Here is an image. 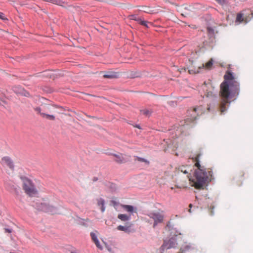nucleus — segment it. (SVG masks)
Masks as SVG:
<instances>
[{"label": "nucleus", "instance_id": "obj_1", "mask_svg": "<svg viewBox=\"0 0 253 253\" xmlns=\"http://www.w3.org/2000/svg\"><path fill=\"white\" fill-rule=\"evenodd\" d=\"M200 155L198 154L195 158V166L197 169L195 171L194 178L190 177L189 175L192 171V167L190 166H181L178 169V173L181 172L187 174L186 177L188 178L192 186L196 189H201L207 185V183L213 179L212 172L210 169H206L204 166L200 165L199 158Z\"/></svg>", "mask_w": 253, "mask_h": 253}, {"label": "nucleus", "instance_id": "obj_2", "mask_svg": "<svg viewBox=\"0 0 253 253\" xmlns=\"http://www.w3.org/2000/svg\"><path fill=\"white\" fill-rule=\"evenodd\" d=\"M224 81L220 84L219 95L221 101L219 105V111L221 114L227 110V107L231 102V99L239 94V83L232 74L229 71L224 76Z\"/></svg>", "mask_w": 253, "mask_h": 253}, {"label": "nucleus", "instance_id": "obj_3", "mask_svg": "<svg viewBox=\"0 0 253 253\" xmlns=\"http://www.w3.org/2000/svg\"><path fill=\"white\" fill-rule=\"evenodd\" d=\"M20 178L22 182V188L27 195L33 197L38 194V190L32 180L25 176H21Z\"/></svg>", "mask_w": 253, "mask_h": 253}, {"label": "nucleus", "instance_id": "obj_4", "mask_svg": "<svg viewBox=\"0 0 253 253\" xmlns=\"http://www.w3.org/2000/svg\"><path fill=\"white\" fill-rule=\"evenodd\" d=\"M187 113L189 118L185 120V123L188 125L194 122L199 115L203 114L204 109L202 106H197L189 109Z\"/></svg>", "mask_w": 253, "mask_h": 253}, {"label": "nucleus", "instance_id": "obj_5", "mask_svg": "<svg viewBox=\"0 0 253 253\" xmlns=\"http://www.w3.org/2000/svg\"><path fill=\"white\" fill-rule=\"evenodd\" d=\"M148 216L154 221L153 227L163 221L164 215L162 211H154L148 214Z\"/></svg>", "mask_w": 253, "mask_h": 253}, {"label": "nucleus", "instance_id": "obj_6", "mask_svg": "<svg viewBox=\"0 0 253 253\" xmlns=\"http://www.w3.org/2000/svg\"><path fill=\"white\" fill-rule=\"evenodd\" d=\"M115 158V161L118 163H124L128 161L130 156H127L126 154L118 153L117 154H112Z\"/></svg>", "mask_w": 253, "mask_h": 253}, {"label": "nucleus", "instance_id": "obj_7", "mask_svg": "<svg viewBox=\"0 0 253 253\" xmlns=\"http://www.w3.org/2000/svg\"><path fill=\"white\" fill-rule=\"evenodd\" d=\"M0 163L2 165L6 166L11 169H14V166L13 162L11 159L8 156L3 157L2 158Z\"/></svg>", "mask_w": 253, "mask_h": 253}, {"label": "nucleus", "instance_id": "obj_8", "mask_svg": "<svg viewBox=\"0 0 253 253\" xmlns=\"http://www.w3.org/2000/svg\"><path fill=\"white\" fill-rule=\"evenodd\" d=\"M177 243L174 239H170L168 241H165L162 246V248L164 250L169 249L176 247Z\"/></svg>", "mask_w": 253, "mask_h": 253}, {"label": "nucleus", "instance_id": "obj_9", "mask_svg": "<svg viewBox=\"0 0 253 253\" xmlns=\"http://www.w3.org/2000/svg\"><path fill=\"white\" fill-rule=\"evenodd\" d=\"M40 209L42 211L45 212H50L52 214L56 212V210L54 207L47 205L45 203H41V206L40 207Z\"/></svg>", "mask_w": 253, "mask_h": 253}, {"label": "nucleus", "instance_id": "obj_10", "mask_svg": "<svg viewBox=\"0 0 253 253\" xmlns=\"http://www.w3.org/2000/svg\"><path fill=\"white\" fill-rule=\"evenodd\" d=\"M50 106L48 105L44 104L42 105L41 107H37L34 109L37 112L41 115V113H46L50 109Z\"/></svg>", "mask_w": 253, "mask_h": 253}, {"label": "nucleus", "instance_id": "obj_11", "mask_svg": "<svg viewBox=\"0 0 253 253\" xmlns=\"http://www.w3.org/2000/svg\"><path fill=\"white\" fill-rule=\"evenodd\" d=\"M236 21L237 22L241 23V22H245L247 23L248 22V20L247 18H244L243 17V14L241 13H239L237 14Z\"/></svg>", "mask_w": 253, "mask_h": 253}, {"label": "nucleus", "instance_id": "obj_12", "mask_svg": "<svg viewBox=\"0 0 253 253\" xmlns=\"http://www.w3.org/2000/svg\"><path fill=\"white\" fill-rule=\"evenodd\" d=\"M130 226V225L126 226L119 225L117 227V229L118 230L123 231L126 233H129L131 232Z\"/></svg>", "mask_w": 253, "mask_h": 253}, {"label": "nucleus", "instance_id": "obj_13", "mask_svg": "<svg viewBox=\"0 0 253 253\" xmlns=\"http://www.w3.org/2000/svg\"><path fill=\"white\" fill-rule=\"evenodd\" d=\"M122 207L125 210L128 212L132 213L133 212H136L132 206L123 205H122Z\"/></svg>", "mask_w": 253, "mask_h": 253}, {"label": "nucleus", "instance_id": "obj_14", "mask_svg": "<svg viewBox=\"0 0 253 253\" xmlns=\"http://www.w3.org/2000/svg\"><path fill=\"white\" fill-rule=\"evenodd\" d=\"M104 200L102 198H99L97 200V205L98 206L101 207V211L103 212L105 211V208L104 207Z\"/></svg>", "mask_w": 253, "mask_h": 253}, {"label": "nucleus", "instance_id": "obj_15", "mask_svg": "<svg viewBox=\"0 0 253 253\" xmlns=\"http://www.w3.org/2000/svg\"><path fill=\"white\" fill-rule=\"evenodd\" d=\"M202 69L201 67H199L197 68L191 67L189 70L188 72L190 74H197L200 73V70Z\"/></svg>", "mask_w": 253, "mask_h": 253}, {"label": "nucleus", "instance_id": "obj_16", "mask_svg": "<svg viewBox=\"0 0 253 253\" xmlns=\"http://www.w3.org/2000/svg\"><path fill=\"white\" fill-rule=\"evenodd\" d=\"M118 218L123 221H127L129 219V216L125 214H119Z\"/></svg>", "mask_w": 253, "mask_h": 253}, {"label": "nucleus", "instance_id": "obj_17", "mask_svg": "<svg viewBox=\"0 0 253 253\" xmlns=\"http://www.w3.org/2000/svg\"><path fill=\"white\" fill-rule=\"evenodd\" d=\"M213 65V60L212 59H211L205 65L204 64L202 65V69H203L205 67L208 69H210L211 68L212 66Z\"/></svg>", "mask_w": 253, "mask_h": 253}, {"label": "nucleus", "instance_id": "obj_18", "mask_svg": "<svg viewBox=\"0 0 253 253\" xmlns=\"http://www.w3.org/2000/svg\"><path fill=\"white\" fill-rule=\"evenodd\" d=\"M41 116L50 120H54L55 117L53 115H48L46 113H41Z\"/></svg>", "mask_w": 253, "mask_h": 253}, {"label": "nucleus", "instance_id": "obj_19", "mask_svg": "<svg viewBox=\"0 0 253 253\" xmlns=\"http://www.w3.org/2000/svg\"><path fill=\"white\" fill-rule=\"evenodd\" d=\"M141 114L145 115L146 116H150L152 113V111L147 109H144L140 110Z\"/></svg>", "mask_w": 253, "mask_h": 253}, {"label": "nucleus", "instance_id": "obj_20", "mask_svg": "<svg viewBox=\"0 0 253 253\" xmlns=\"http://www.w3.org/2000/svg\"><path fill=\"white\" fill-rule=\"evenodd\" d=\"M105 78L112 79L116 77V75L113 73H108L103 75Z\"/></svg>", "mask_w": 253, "mask_h": 253}, {"label": "nucleus", "instance_id": "obj_21", "mask_svg": "<svg viewBox=\"0 0 253 253\" xmlns=\"http://www.w3.org/2000/svg\"><path fill=\"white\" fill-rule=\"evenodd\" d=\"M135 160H137L139 162H144L147 164H149V161H148L146 159H145L144 158H141V157H136Z\"/></svg>", "mask_w": 253, "mask_h": 253}, {"label": "nucleus", "instance_id": "obj_22", "mask_svg": "<svg viewBox=\"0 0 253 253\" xmlns=\"http://www.w3.org/2000/svg\"><path fill=\"white\" fill-rule=\"evenodd\" d=\"M90 236L91 237V239L93 242L98 240L97 235L94 233H91Z\"/></svg>", "mask_w": 253, "mask_h": 253}, {"label": "nucleus", "instance_id": "obj_23", "mask_svg": "<svg viewBox=\"0 0 253 253\" xmlns=\"http://www.w3.org/2000/svg\"><path fill=\"white\" fill-rule=\"evenodd\" d=\"M94 243L95 244L96 247L99 248V249H102V247L101 246V245H100L99 244V241L98 240H96L94 242Z\"/></svg>", "mask_w": 253, "mask_h": 253}, {"label": "nucleus", "instance_id": "obj_24", "mask_svg": "<svg viewBox=\"0 0 253 253\" xmlns=\"http://www.w3.org/2000/svg\"><path fill=\"white\" fill-rule=\"evenodd\" d=\"M141 25L145 26L146 27H148L147 24L148 22L146 21L141 20L140 22Z\"/></svg>", "mask_w": 253, "mask_h": 253}, {"label": "nucleus", "instance_id": "obj_25", "mask_svg": "<svg viewBox=\"0 0 253 253\" xmlns=\"http://www.w3.org/2000/svg\"><path fill=\"white\" fill-rule=\"evenodd\" d=\"M219 3L223 4L225 3V0H216Z\"/></svg>", "mask_w": 253, "mask_h": 253}, {"label": "nucleus", "instance_id": "obj_26", "mask_svg": "<svg viewBox=\"0 0 253 253\" xmlns=\"http://www.w3.org/2000/svg\"><path fill=\"white\" fill-rule=\"evenodd\" d=\"M0 18L1 19H5L4 15L3 13L0 12Z\"/></svg>", "mask_w": 253, "mask_h": 253}, {"label": "nucleus", "instance_id": "obj_27", "mask_svg": "<svg viewBox=\"0 0 253 253\" xmlns=\"http://www.w3.org/2000/svg\"><path fill=\"white\" fill-rule=\"evenodd\" d=\"M4 230L5 232L11 233L12 232V230L10 229L4 228Z\"/></svg>", "mask_w": 253, "mask_h": 253}, {"label": "nucleus", "instance_id": "obj_28", "mask_svg": "<svg viewBox=\"0 0 253 253\" xmlns=\"http://www.w3.org/2000/svg\"><path fill=\"white\" fill-rule=\"evenodd\" d=\"M3 103H5V101L0 98V105H2Z\"/></svg>", "mask_w": 253, "mask_h": 253}, {"label": "nucleus", "instance_id": "obj_29", "mask_svg": "<svg viewBox=\"0 0 253 253\" xmlns=\"http://www.w3.org/2000/svg\"><path fill=\"white\" fill-rule=\"evenodd\" d=\"M189 208H190V209L189 210V211L190 212H191V208H192V204H190L189 205Z\"/></svg>", "mask_w": 253, "mask_h": 253}, {"label": "nucleus", "instance_id": "obj_30", "mask_svg": "<svg viewBox=\"0 0 253 253\" xmlns=\"http://www.w3.org/2000/svg\"><path fill=\"white\" fill-rule=\"evenodd\" d=\"M71 253H77L76 252H72Z\"/></svg>", "mask_w": 253, "mask_h": 253}]
</instances>
